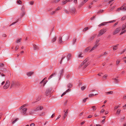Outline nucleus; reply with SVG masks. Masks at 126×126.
Here are the masks:
<instances>
[{"instance_id":"22","label":"nucleus","mask_w":126,"mask_h":126,"mask_svg":"<svg viewBox=\"0 0 126 126\" xmlns=\"http://www.w3.org/2000/svg\"><path fill=\"white\" fill-rule=\"evenodd\" d=\"M71 57V55L70 54H68L67 55V61H68L70 59Z\"/></svg>"},{"instance_id":"30","label":"nucleus","mask_w":126,"mask_h":126,"mask_svg":"<svg viewBox=\"0 0 126 126\" xmlns=\"http://www.w3.org/2000/svg\"><path fill=\"white\" fill-rule=\"evenodd\" d=\"M19 19H17V20H16V21H15V22H14L12 23L9 26H11L12 25H14V24H16V23H17L19 21Z\"/></svg>"},{"instance_id":"62","label":"nucleus","mask_w":126,"mask_h":126,"mask_svg":"<svg viewBox=\"0 0 126 126\" xmlns=\"http://www.w3.org/2000/svg\"><path fill=\"white\" fill-rule=\"evenodd\" d=\"M119 81L118 80V79H116V80H115V82L116 83H118Z\"/></svg>"},{"instance_id":"28","label":"nucleus","mask_w":126,"mask_h":126,"mask_svg":"<svg viewBox=\"0 0 126 126\" xmlns=\"http://www.w3.org/2000/svg\"><path fill=\"white\" fill-rule=\"evenodd\" d=\"M56 40V37L55 36V37L53 38V39H52V43H53L55 42Z\"/></svg>"},{"instance_id":"1","label":"nucleus","mask_w":126,"mask_h":126,"mask_svg":"<svg viewBox=\"0 0 126 126\" xmlns=\"http://www.w3.org/2000/svg\"><path fill=\"white\" fill-rule=\"evenodd\" d=\"M88 59L86 58L82 63L79 66V67L80 68L82 66H84L83 68H85L89 64L88 62H87L88 61Z\"/></svg>"},{"instance_id":"15","label":"nucleus","mask_w":126,"mask_h":126,"mask_svg":"<svg viewBox=\"0 0 126 126\" xmlns=\"http://www.w3.org/2000/svg\"><path fill=\"white\" fill-rule=\"evenodd\" d=\"M14 85L16 86V82L14 81H13L11 84L10 88H11Z\"/></svg>"},{"instance_id":"24","label":"nucleus","mask_w":126,"mask_h":126,"mask_svg":"<svg viewBox=\"0 0 126 126\" xmlns=\"http://www.w3.org/2000/svg\"><path fill=\"white\" fill-rule=\"evenodd\" d=\"M126 27V25L125 24H123L122 26V31H123Z\"/></svg>"},{"instance_id":"51","label":"nucleus","mask_w":126,"mask_h":126,"mask_svg":"<svg viewBox=\"0 0 126 126\" xmlns=\"http://www.w3.org/2000/svg\"><path fill=\"white\" fill-rule=\"evenodd\" d=\"M19 46L18 45H17L15 47V50H17L19 48Z\"/></svg>"},{"instance_id":"10","label":"nucleus","mask_w":126,"mask_h":126,"mask_svg":"<svg viewBox=\"0 0 126 126\" xmlns=\"http://www.w3.org/2000/svg\"><path fill=\"white\" fill-rule=\"evenodd\" d=\"M125 4V3H124V5L121 7V10L124 11L126 10V6H124V5Z\"/></svg>"},{"instance_id":"61","label":"nucleus","mask_w":126,"mask_h":126,"mask_svg":"<svg viewBox=\"0 0 126 126\" xmlns=\"http://www.w3.org/2000/svg\"><path fill=\"white\" fill-rule=\"evenodd\" d=\"M92 117V115H90L88 116L87 117V118H91Z\"/></svg>"},{"instance_id":"26","label":"nucleus","mask_w":126,"mask_h":126,"mask_svg":"<svg viewBox=\"0 0 126 126\" xmlns=\"http://www.w3.org/2000/svg\"><path fill=\"white\" fill-rule=\"evenodd\" d=\"M71 90V89H68L65 92H63V95H64L66 93H67Z\"/></svg>"},{"instance_id":"54","label":"nucleus","mask_w":126,"mask_h":126,"mask_svg":"<svg viewBox=\"0 0 126 126\" xmlns=\"http://www.w3.org/2000/svg\"><path fill=\"white\" fill-rule=\"evenodd\" d=\"M94 96V94H90L89 95V96L90 97H91Z\"/></svg>"},{"instance_id":"34","label":"nucleus","mask_w":126,"mask_h":126,"mask_svg":"<svg viewBox=\"0 0 126 126\" xmlns=\"http://www.w3.org/2000/svg\"><path fill=\"white\" fill-rule=\"evenodd\" d=\"M100 39L97 40L96 41V44L95 45H98V44H100L99 43V42L100 41Z\"/></svg>"},{"instance_id":"58","label":"nucleus","mask_w":126,"mask_h":126,"mask_svg":"<svg viewBox=\"0 0 126 126\" xmlns=\"http://www.w3.org/2000/svg\"><path fill=\"white\" fill-rule=\"evenodd\" d=\"M105 111V110L103 109H102L100 111V112L101 113H103Z\"/></svg>"},{"instance_id":"2","label":"nucleus","mask_w":126,"mask_h":126,"mask_svg":"<svg viewBox=\"0 0 126 126\" xmlns=\"http://www.w3.org/2000/svg\"><path fill=\"white\" fill-rule=\"evenodd\" d=\"M107 28H104L100 30L99 32L98 36H99L102 35L104 33L107 31Z\"/></svg>"},{"instance_id":"27","label":"nucleus","mask_w":126,"mask_h":126,"mask_svg":"<svg viewBox=\"0 0 126 126\" xmlns=\"http://www.w3.org/2000/svg\"><path fill=\"white\" fill-rule=\"evenodd\" d=\"M0 70L3 71H6L7 70L6 69L4 68H0Z\"/></svg>"},{"instance_id":"19","label":"nucleus","mask_w":126,"mask_h":126,"mask_svg":"<svg viewBox=\"0 0 126 126\" xmlns=\"http://www.w3.org/2000/svg\"><path fill=\"white\" fill-rule=\"evenodd\" d=\"M63 69H61V70L60 71L59 73V76H61V75H63Z\"/></svg>"},{"instance_id":"18","label":"nucleus","mask_w":126,"mask_h":126,"mask_svg":"<svg viewBox=\"0 0 126 126\" xmlns=\"http://www.w3.org/2000/svg\"><path fill=\"white\" fill-rule=\"evenodd\" d=\"M33 48L34 50H37L38 49V46H36L35 44H33Z\"/></svg>"},{"instance_id":"55","label":"nucleus","mask_w":126,"mask_h":126,"mask_svg":"<svg viewBox=\"0 0 126 126\" xmlns=\"http://www.w3.org/2000/svg\"><path fill=\"white\" fill-rule=\"evenodd\" d=\"M4 64L3 63H0V67L4 66Z\"/></svg>"},{"instance_id":"63","label":"nucleus","mask_w":126,"mask_h":126,"mask_svg":"<svg viewBox=\"0 0 126 126\" xmlns=\"http://www.w3.org/2000/svg\"><path fill=\"white\" fill-rule=\"evenodd\" d=\"M68 2L67 0H65V1H63V4L66 3Z\"/></svg>"},{"instance_id":"25","label":"nucleus","mask_w":126,"mask_h":126,"mask_svg":"<svg viewBox=\"0 0 126 126\" xmlns=\"http://www.w3.org/2000/svg\"><path fill=\"white\" fill-rule=\"evenodd\" d=\"M72 87V84L70 83L68 84L67 85V87L69 88H71Z\"/></svg>"},{"instance_id":"8","label":"nucleus","mask_w":126,"mask_h":126,"mask_svg":"<svg viewBox=\"0 0 126 126\" xmlns=\"http://www.w3.org/2000/svg\"><path fill=\"white\" fill-rule=\"evenodd\" d=\"M43 108V106H39L37 107L36 109L34 110H35L36 111H37L39 110H42Z\"/></svg>"},{"instance_id":"49","label":"nucleus","mask_w":126,"mask_h":126,"mask_svg":"<svg viewBox=\"0 0 126 126\" xmlns=\"http://www.w3.org/2000/svg\"><path fill=\"white\" fill-rule=\"evenodd\" d=\"M17 3L20 4H21L22 3V1L20 0H18L17 1Z\"/></svg>"},{"instance_id":"64","label":"nucleus","mask_w":126,"mask_h":126,"mask_svg":"<svg viewBox=\"0 0 126 126\" xmlns=\"http://www.w3.org/2000/svg\"><path fill=\"white\" fill-rule=\"evenodd\" d=\"M123 99H126V94H125L123 96Z\"/></svg>"},{"instance_id":"47","label":"nucleus","mask_w":126,"mask_h":126,"mask_svg":"<svg viewBox=\"0 0 126 126\" xmlns=\"http://www.w3.org/2000/svg\"><path fill=\"white\" fill-rule=\"evenodd\" d=\"M103 10H100L97 12V13L99 14L100 13H102L103 12Z\"/></svg>"},{"instance_id":"50","label":"nucleus","mask_w":126,"mask_h":126,"mask_svg":"<svg viewBox=\"0 0 126 126\" xmlns=\"http://www.w3.org/2000/svg\"><path fill=\"white\" fill-rule=\"evenodd\" d=\"M61 9V7H58L56 9V11H58L60 9Z\"/></svg>"},{"instance_id":"6","label":"nucleus","mask_w":126,"mask_h":126,"mask_svg":"<svg viewBox=\"0 0 126 126\" xmlns=\"http://www.w3.org/2000/svg\"><path fill=\"white\" fill-rule=\"evenodd\" d=\"M121 29V27H119L115 30L113 33V35H114L118 33Z\"/></svg>"},{"instance_id":"13","label":"nucleus","mask_w":126,"mask_h":126,"mask_svg":"<svg viewBox=\"0 0 126 126\" xmlns=\"http://www.w3.org/2000/svg\"><path fill=\"white\" fill-rule=\"evenodd\" d=\"M99 45V44H98V45H95L91 49L90 51H91L96 48L97 47V46Z\"/></svg>"},{"instance_id":"40","label":"nucleus","mask_w":126,"mask_h":126,"mask_svg":"<svg viewBox=\"0 0 126 126\" xmlns=\"http://www.w3.org/2000/svg\"><path fill=\"white\" fill-rule=\"evenodd\" d=\"M19 120V119L18 118H16L15 120H14V121H13V122H12V124H14V123H15V122L17 121V120Z\"/></svg>"},{"instance_id":"21","label":"nucleus","mask_w":126,"mask_h":126,"mask_svg":"<svg viewBox=\"0 0 126 126\" xmlns=\"http://www.w3.org/2000/svg\"><path fill=\"white\" fill-rule=\"evenodd\" d=\"M105 93L107 94H112L113 93V92L112 91L106 92Z\"/></svg>"},{"instance_id":"29","label":"nucleus","mask_w":126,"mask_h":126,"mask_svg":"<svg viewBox=\"0 0 126 126\" xmlns=\"http://www.w3.org/2000/svg\"><path fill=\"white\" fill-rule=\"evenodd\" d=\"M82 54V52H80L79 53V54H78V57L79 58H81L83 57V56L81 55Z\"/></svg>"},{"instance_id":"20","label":"nucleus","mask_w":126,"mask_h":126,"mask_svg":"<svg viewBox=\"0 0 126 126\" xmlns=\"http://www.w3.org/2000/svg\"><path fill=\"white\" fill-rule=\"evenodd\" d=\"M36 111L35 110H31L29 112V115H32L33 113H34V112Z\"/></svg>"},{"instance_id":"7","label":"nucleus","mask_w":126,"mask_h":126,"mask_svg":"<svg viewBox=\"0 0 126 126\" xmlns=\"http://www.w3.org/2000/svg\"><path fill=\"white\" fill-rule=\"evenodd\" d=\"M69 11L72 14H74L75 13L76 11V8L75 7H73L70 9Z\"/></svg>"},{"instance_id":"38","label":"nucleus","mask_w":126,"mask_h":126,"mask_svg":"<svg viewBox=\"0 0 126 126\" xmlns=\"http://www.w3.org/2000/svg\"><path fill=\"white\" fill-rule=\"evenodd\" d=\"M5 84H6V85H7L9 86L10 84V81L9 80H7Z\"/></svg>"},{"instance_id":"11","label":"nucleus","mask_w":126,"mask_h":126,"mask_svg":"<svg viewBox=\"0 0 126 126\" xmlns=\"http://www.w3.org/2000/svg\"><path fill=\"white\" fill-rule=\"evenodd\" d=\"M108 23V22H103L101 23L98 26L99 27H100L101 26L105 25Z\"/></svg>"},{"instance_id":"39","label":"nucleus","mask_w":126,"mask_h":126,"mask_svg":"<svg viewBox=\"0 0 126 126\" xmlns=\"http://www.w3.org/2000/svg\"><path fill=\"white\" fill-rule=\"evenodd\" d=\"M21 40L22 39L21 38L18 39L16 41V42L17 43H18V42H20L21 41Z\"/></svg>"},{"instance_id":"42","label":"nucleus","mask_w":126,"mask_h":126,"mask_svg":"<svg viewBox=\"0 0 126 126\" xmlns=\"http://www.w3.org/2000/svg\"><path fill=\"white\" fill-rule=\"evenodd\" d=\"M45 114V112H43L40 114L39 115L40 116H43Z\"/></svg>"},{"instance_id":"14","label":"nucleus","mask_w":126,"mask_h":126,"mask_svg":"<svg viewBox=\"0 0 126 126\" xmlns=\"http://www.w3.org/2000/svg\"><path fill=\"white\" fill-rule=\"evenodd\" d=\"M33 72H29L27 73V75L28 77L31 76L32 75H33Z\"/></svg>"},{"instance_id":"31","label":"nucleus","mask_w":126,"mask_h":126,"mask_svg":"<svg viewBox=\"0 0 126 126\" xmlns=\"http://www.w3.org/2000/svg\"><path fill=\"white\" fill-rule=\"evenodd\" d=\"M90 49V47H88L85 49V53H86Z\"/></svg>"},{"instance_id":"12","label":"nucleus","mask_w":126,"mask_h":126,"mask_svg":"<svg viewBox=\"0 0 126 126\" xmlns=\"http://www.w3.org/2000/svg\"><path fill=\"white\" fill-rule=\"evenodd\" d=\"M96 36V35H94L92 36L89 39V42H91L92 41V40Z\"/></svg>"},{"instance_id":"57","label":"nucleus","mask_w":126,"mask_h":126,"mask_svg":"<svg viewBox=\"0 0 126 126\" xmlns=\"http://www.w3.org/2000/svg\"><path fill=\"white\" fill-rule=\"evenodd\" d=\"M115 7V6H114L112 8H111L110 10V11H112L114 9Z\"/></svg>"},{"instance_id":"48","label":"nucleus","mask_w":126,"mask_h":126,"mask_svg":"<svg viewBox=\"0 0 126 126\" xmlns=\"http://www.w3.org/2000/svg\"><path fill=\"white\" fill-rule=\"evenodd\" d=\"M125 118V117H123L122 118H121L120 119V121L121 122L123 121H124Z\"/></svg>"},{"instance_id":"23","label":"nucleus","mask_w":126,"mask_h":126,"mask_svg":"<svg viewBox=\"0 0 126 126\" xmlns=\"http://www.w3.org/2000/svg\"><path fill=\"white\" fill-rule=\"evenodd\" d=\"M64 37L65 38V41L67 40L69 38V36L66 35H64Z\"/></svg>"},{"instance_id":"32","label":"nucleus","mask_w":126,"mask_h":126,"mask_svg":"<svg viewBox=\"0 0 126 126\" xmlns=\"http://www.w3.org/2000/svg\"><path fill=\"white\" fill-rule=\"evenodd\" d=\"M126 18V16H123L121 18V21H123Z\"/></svg>"},{"instance_id":"16","label":"nucleus","mask_w":126,"mask_h":126,"mask_svg":"<svg viewBox=\"0 0 126 126\" xmlns=\"http://www.w3.org/2000/svg\"><path fill=\"white\" fill-rule=\"evenodd\" d=\"M118 45L119 44H118L116 45L115 46H114L113 48V50H117V47L118 46Z\"/></svg>"},{"instance_id":"9","label":"nucleus","mask_w":126,"mask_h":126,"mask_svg":"<svg viewBox=\"0 0 126 126\" xmlns=\"http://www.w3.org/2000/svg\"><path fill=\"white\" fill-rule=\"evenodd\" d=\"M45 78H44L43 79V80L41 81L40 83V84H43L42 85H43V86H44L46 84V83L47 82V80L45 81Z\"/></svg>"},{"instance_id":"3","label":"nucleus","mask_w":126,"mask_h":126,"mask_svg":"<svg viewBox=\"0 0 126 126\" xmlns=\"http://www.w3.org/2000/svg\"><path fill=\"white\" fill-rule=\"evenodd\" d=\"M56 73L55 72L49 76L48 78V79L49 80L51 78H52L53 79H54L56 77Z\"/></svg>"},{"instance_id":"59","label":"nucleus","mask_w":126,"mask_h":126,"mask_svg":"<svg viewBox=\"0 0 126 126\" xmlns=\"http://www.w3.org/2000/svg\"><path fill=\"white\" fill-rule=\"evenodd\" d=\"M19 83L18 82H16V86H19Z\"/></svg>"},{"instance_id":"36","label":"nucleus","mask_w":126,"mask_h":126,"mask_svg":"<svg viewBox=\"0 0 126 126\" xmlns=\"http://www.w3.org/2000/svg\"><path fill=\"white\" fill-rule=\"evenodd\" d=\"M67 114L68 113H67V112H65L63 115V119L65 118L66 117Z\"/></svg>"},{"instance_id":"60","label":"nucleus","mask_w":126,"mask_h":126,"mask_svg":"<svg viewBox=\"0 0 126 126\" xmlns=\"http://www.w3.org/2000/svg\"><path fill=\"white\" fill-rule=\"evenodd\" d=\"M120 62V60H118L117 61V63H116L117 64H118Z\"/></svg>"},{"instance_id":"4","label":"nucleus","mask_w":126,"mask_h":126,"mask_svg":"<svg viewBox=\"0 0 126 126\" xmlns=\"http://www.w3.org/2000/svg\"><path fill=\"white\" fill-rule=\"evenodd\" d=\"M51 88H49L47 89L46 91L45 94L47 96H48L50 94L51 91Z\"/></svg>"},{"instance_id":"44","label":"nucleus","mask_w":126,"mask_h":126,"mask_svg":"<svg viewBox=\"0 0 126 126\" xmlns=\"http://www.w3.org/2000/svg\"><path fill=\"white\" fill-rule=\"evenodd\" d=\"M126 32V30H124L123 31H122L120 34V35H121L123 34V33H125V32Z\"/></svg>"},{"instance_id":"37","label":"nucleus","mask_w":126,"mask_h":126,"mask_svg":"<svg viewBox=\"0 0 126 126\" xmlns=\"http://www.w3.org/2000/svg\"><path fill=\"white\" fill-rule=\"evenodd\" d=\"M76 38H74L73 39V44L74 45L76 42Z\"/></svg>"},{"instance_id":"35","label":"nucleus","mask_w":126,"mask_h":126,"mask_svg":"<svg viewBox=\"0 0 126 126\" xmlns=\"http://www.w3.org/2000/svg\"><path fill=\"white\" fill-rule=\"evenodd\" d=\"M89 29V28L88 27H86V28H84L83 30V32H85L86 31L88 30Z\"/></svg>"},{"instance_id":"5","label":"nucleus","mask_w":126,"mask_h":126,"mask_svg":"<svg viewBox=\"0 0 126 126\" xmlns=\"http://www.w3.org/2000/svg\"><path fill=\"white\" fill-rule=\"evenodd\" d=\"M27 110V108H24L21 110V112L24 115H27L26 113V112Z\"/></svg>"},{"instance_id":"53","label":"nucleus","mask_w":126,"mask_h":126,"mask_svg":"<svg viewBox=\"0 0 126 126\" xmlns=\"http://www.w3.org/2000/svg\"><path fill=\"white\" fill-rule=\"evenodd\" d=\"M115 21V20H113L112 21H111L108 22V23H112L113 22H114Z\"/></svg>"},{"instance_id":"56","label":"nucleus","mask_w":126,"mask_h":126,"mask_svg":"<svg viewBox=\"0 0 126 126\" xmlns=\"http://www.w3.org/2000/svg\"><path fill=\"white\" fill-rule=\"evenodd\" d=\"M34 3V1H32L30 2V3L31 5H32Z\"/></svg>"},{"instance_id":"43","label":"nucleus","mask_w":126,"mask_h":126,"mask_svg":"<svg viewBox=\"0 0 126 126\" xmlns=\"http://www.w3.org/2000/svg\"><path fill=\"white\" fill-rule=\"evenodd\" d=\"M88 0H84L81 3V5H83L84 3L88 1Z\"/></svg>"},{"instance_id":"46","label":"nucleus","mask_w":126,"mask_h":126,"mask_svg":"<svg viewBox=\"0 0 126 126\" xmlns=\"http://www.w3.org/2000/svg\"><path fill=\"white\" fill-rule=\"evenodd\" d=\"M85 88L86 87L85 86H83L81 88V90L83 91L84 90Z\"/></svg>"},{"instance_id":"52","label":"nucleus","mask_w":126,"mask_h":126,"mask_svg":"<svg viewBox=\"0 0 126 126\" xmlns=\"http://www.w3.org/2000/svg\"><path fill=\"white\" fill-rule=\"evenodd\" d=\"M96 107L95 106H93V107H92V108H93V109H92V110H96V108H95V107Z\"/></svg>"},{"instance_id":"41","label":"nucleus","mask_w":126,"mask_h":126,"mask_svg":"<svg viewBox=\"0 0 126 126\" xmlns=\"http://www.w3.org/2000/svg\"><path fill=\"white\" fill-rule=\"evenodd\" d=\"M121 111V110L118 109L117 110V113H118V114H119L120 113V111Z\"/></svg>"},{"instance_id":"33","label":"nucleus","mask_w":126,"mask_h":126,"mask_svg":"<svg viewBox=\"0 0 126 126\" xmlns=\"http://www.w3.org/2000/svg\"><path fill=\"white\" fill-rule=\"evenodd\" d=\"M9 86L7 85H6V84H5V85L3 86V88L4 89H7L9 87Z\"/></svg>"},{"instance_id":"45","label":"nucleus","mask_w":126,"mask_h":126,"mask_svg":"<svg viewBox=\"0 0 126 126\" xmlns=\"http://www.w3.org/2000/svg\"><path fill=\"white\" fill-rule=\"evenodd\" d=\"M56 10H55L54 11H53L52 12H51L50 13V15H52L56 13Z\"/></svg>"},{"instance_id":"17","label":"nucleus","mask_w":126,"mask_h":126,"mask_svg":"<svg viewBox=\"0 0 126 126\" xmlns=\"http://www.w3.org/2000/svg\"><path fill=\"white\" fill-rule=\"evenodd\" d=\"M59 43H62V37L60 36L59 38Z\"/></svg>"}]
</instances>
